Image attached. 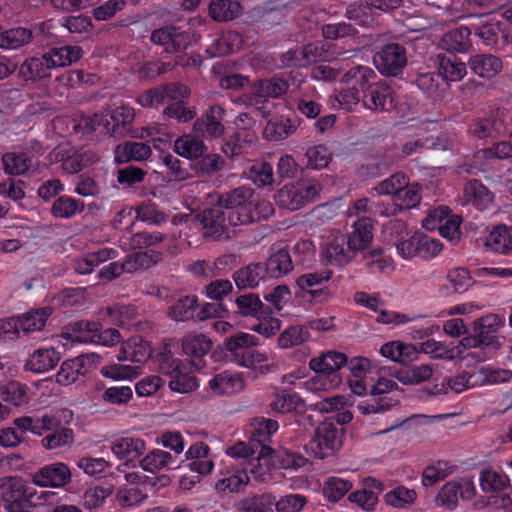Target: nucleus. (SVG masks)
Wrapping results in <instances>:
<instances>
[{"mask_svg":"<svg viewBox=\"0 0 512 512\" xmlns=\"http://www.w3.org/2000/svg\"><path fill=\"white\" fill-rule=\"evenodd\" d=\"M258 343L256 336L239 332L227 338L224 346L227 352L230 353L231 361L239 366L255 369L256 365H261L267 361V356L264 353L253 349Z\"/></svg>","mask_w":512,"mask_h":512,"instance_id":"2","label":"nucleus"},{"mask_svg":"<svg viewBox=\"0 0 512 512\" xmlns=\"http://www.w3.org/2000/svg\"><path fill=\"white\" fill-rule=\"evenodd\" d=\"M470 69L480 77L492 78L501 72L503 65L499 57L492 54H477L470 58Z\"/></svg>","mask_w":512,"mask_h":512,"instance_id":"35","label":"nucleus"},{"mask_svg":"<svg viewBox=\"0 0 512 512\" xmlns=\"http://www.w3.org/2000/svg\"><path fill=\"white\" fill-rule=\"evenodd\" d=\"M332 271L323 269L321 271L309 272L299 276L296 280L297 286L308 293L315 301L323 302L330 296L327 287H321L330 280Z\"/></svg>","mask_w":512,"mask_h":512,"instance_id":"18","label":"nucleus"},{"mask_svg":"<svg viewBox=\"0 0 512 512\" xmlns=\"http://www.w3.org/2000/svg\"><path fill=\"white\" fill-rule=\"evenodd\" d=\"M150 355L151 348L148 342L144 341L141 336H133L122 343L118 360L144 363Z\"/></svg>","mask_w":512,"mask_h":512,"instance_id":"30","label":"nucleus"},{"mask_svg":"<svg viewBox=\"0 0 512 512\" xmlns=\"http://www.w3.org/2000/svg\"><path fill=\"white\" fill-rule=\"evenodd\" d=\"M396 388H398V384L394 380L380 377L377 382L371 386V395L373 398L358 403V411L363 415H368L372 413H384L390 410L397 404V401L382 395Z\"/></svg>","mask_w":512,"mask_h":512,"instance_id":"9","label":"nucleus"},{"mask_svg":"<svg viewBox=\"0 0 512 512\" xmlns=\"http://www.w3.org/2000/svg\"><path fill=\"white\" fill-rule=\"evenodd\" d=\"M118 251L114 248H100L97 251L88 252L73 260V269L77 274L87 275L94 271L103 262L114 259Z\"/></svg>","mask_w":512,"mask_h":512,"instance_id":"24","label":"nucleus"},{"mask_svg":"<svg viewBox=\"0 0 512 512\" xmlns=\"http://www.w3.org/2000/svg\"><path fill=\"white\" fill-rule=\"evenodd\" d=\"M374 237V225L370 218H359L346 236L347 245L354 251H363L369 247Z\"/></svg>","mask_w":512,"mask_h":512,"instance_id":"25","label":"nucleus"},{"mask_svg":"<svg viewBox=\"0 0 512 512\" xmlns=\"http://www.w3.org/2000/svg\"><path fill=\"white\" fill-rule=\"evenodd\" d=\"M51 312L49 308H42L35 311L27 312L20 317V328L23 335L30 332L40 331L44 328Z\"/></svg>","mask_w":512,"mask_h":512,"instance_id":"56","label":"nucleus"},{"mask_svg":"<svg viewBox=\"0 0 512 512\" xmlns=\"http://www.w3.org/2000/svg\"><path fill=\"white\" fill-rule=\"evenodd\" d=\"M83 208L84 203L81 200L63 195L54 201L51 212L57 218H70L81 212Z\"/></svg>","mask_w":512,"mask_h":512,"instance_id":"60","label":"nucleus"},{"mask_svg":"<svg viewBox=\"0 0 512 512\" xmlns=\"http://www.w3.org/2000/svg\"><path fill=\"white\" fill-rule=\"evenodd\" d=\"M32 40V32L23 27L9 29L0 33V48L17 49Z\"/></svg>","mask_w":512,"mask_h":512,"instance_id":"58","label":"nucleus"},{"mask_svg":"<svg viewBox=\"0 0 512 512\" xmlns=\"http://www.w3.org/2000/svg\"><path fill=\"white\" fill-rule=\"evenodd\" d=\"M382 232L385 240H387L388 242L392 243L395 246L397 253L398 245L401 242L406 241L411 235V232L408 230L406 222L400 219H393L387 222L383 226Z\"/></svg>","mask_w":512,"mask_h":512,"instance_id":"61","label":"nucleus"},{"mask_svg":"<svg viewBox=\"0 0 512 512\" xmlns=\"http://www.w3.org/2000/svg\"><path fill=\"white\" fill-rule=\"evenodd\" d=\"M278 429L279 424L276 420L257 416L252 419L247 431L250 443L259 449V458L264 460L266 467L270 466V458L275 453V450L269 444L273 434Z\"/></svg>","mask_w":512,"mask_h":512,"instance_id":"6","label":"nucleus"},{"mask_svg":"<svg viewBox=\"0 0 512 512\" xmlns=\"http://www.w3.org/2000/svg\"><path fill=\"white\" fill-rule=\"evenodd\" d=\"M373 60L377 69L387 76H396L407 64L405 49L398 43L382 47Z\"/></svg>","mask_w":512,"mask_h":512,"instance_id":"12","label":"nucleus"},{"mask_svg":"<svg viewBox=\"0 0 512 512\" xmlns=\"http://www.w3.org/2000/svg\"><path fill=\"white\" fill-rule=\"evenodd\" d=\"M145 254H129L123 262H111L99 270L97 277L100 280L112 281L123 273H133L144 264Z\"/></svg>","mask_w":512,"mask_h":512,"instance_id":"28","label":"nucleus"},{"mask_svg":"<svg viewBox=\"0 0 512 512\" xmlns=\"http://www.w3.org/2000/svg\"><path fill=\"white\" fill-rule=\"evenodd\" d=\"M245 380L242 373L222 371L209 379L208 392L212 396H230L242 391Z\"/></svg>","mask_w":512,"mask_h":512,"instance_id":"17","label":"nucleus"},{"mask_svg":"<svg viewBox=\"0 0 512 512\" xmlns=\"http://www.w3.org/2000/svg\"><path fill=\"white\" fill-rule=\"evenodd\" d=\"M502 128V123L495 117L479 118L469 126L471 136L478 139H485L496 136Z\"/></svg>","mask_w":512,"mask_h":512,"instance_id":"57","label":"nucleus"},{"mask_svg":"<svg viewBox=\"0 0 512 512\" xmlns=\"http://www.w3.org/2000/svg\"><path fill=\"white\" fill-rule=\"evenodd\" d=\"M288 83L280 78L259 80L253 84V91L262 97L264 102L268 98H277L288 90Z\"/></svg>","mask_w":512,"mask_h":512,"instance_id":"52","label":"nucleus"},{"mask_svg":"<svg viewBox=\"0 0 512 512\" xmlns=\"http://www.w3.org/2000/svg\"><path fill=\"white\" fill-rule=\"evenodd\" d=\"M226 454L232 458L249 459L250 462V473L256 480L265 481L269 477V467L265 466L264 460L259 458V449L250 443L239 441L234 445L230 446L226 450Z\"/></svg>","mask_w":512,"mask_h":512,"instance_id":"13","label":"nucleus"},{"mask_svg":"<svg viewBox=\"0 0 512 512\" xmlns=\"http://www.w3.org/2000/svg\"><path fill=\"white\" fill-rule=\"evenodd\" d=\"M355 256L347 245L346 235H340L325 243L321 251L322 260L333 266H345Z\"/></svg>","mask_w":512,"mask_h":512,"instance_id":"20","label":"nucleus"},{"mask_svg":"<svg viewBox=\"0 0 512 512\" xmlns=\"http://www.w3.org/2000/svg\"><path fill=\"white\" fill-rule=\"evenodd\" d=\"M376 78L375 72L365 66H356L348 70L342 81L348 85L350 88H358L359 94H365V91L370 88L374 84V79Z\"/></svg>","mask_w":512,"mask_h":512,"instance_id":"40","label":"nucleus"},{"mask_svg":"<svg viewBox=\"0 0 512 512\" xmlns=\"http://www.w3.org/2000/svg\"><path fill=\"white\" fill-rule=\"evenodd\" d=\"M233 305L236 307L233 313L254 318L259 317L261 314L267 315L268 308H270V306L265 305L259 295L255 293H244L237 296Z\"/></svg>","mask_w":512,"mask_h":512,"instance_id":"32","label":"nucleus"},{"mask_svg":"<svg viewBox=\"0 0 512 512\" xmlns=\"http://www.w3.org/2000/svg\"><path fill=\"white\" fill-rule=\"evenodd\" d=\"M315 375L305 382L307 390L316 393L327 391L339 387L342 383V377L335 376L329 372L312 369Z\"/></svg>","mask_w":512,"mask_h":512,"instance_id":"54","label":"nucleus"},{"mask_svg":"<svg viewBox=\"0 0 512 512\" xmlns=\"http://www.w3.org/2000/svg\"><path fill=\"white\" fill-rule=\"evenodd\" d=\"M4 491L2 501L7 512H32L36 490L27 486L20 477L7 476L1 479Z\"/></svg>","mask_w":512,"mask_h":512,"instance_id":"3","label":"nucleus"},{"mask_svg":"<svg viewBox=\"0 0 512 512\" xmlns=\"http://www.w3.org/2000/svg\"><path fill=\"white\" fill-rule=\"evenodd\" d=\"M169 387L172 391L178 393H188L198 387L197 378L189 371L187 364L177 373L173 374L169 381Z\"/></svg>","mask_w":512,"mask_h":512,"instance_id":"62","label":"nucleus"},{"mask_svg":"<svg viewBox=\"0 0 512 512\" xmlns=\"http://www.w3.org/2000/svg\"><path fill=\"white\" fill-rule=\"evenodd\" d=\"M343 429L332 421L320 423L314 437L305 445V450L315 458L325 459L332 456L342 445Z\"/></svg>","mask_w":512,"mask_h":512,"instance_id":"4","label":"nucleus"},{"mask_svg":"<svg viewBox=\"0 0 512 512\" xmlns=\"http://www.w3.org/2000/svg\"><path fill=\"white\" fill-rule=\"evenodd\" d=\"M241 5L236 0H213L209 5V15L217 22L230 21L241 14Z\"/></svg>","mask_w":512,"mask_h":512,"instance_id":"45","label":"nucleus"},{"mask_svg":"<svg viewBox=\"0 0 512 512\" xmlns=\"http://www.w3.org/2000/svg\"><path fill=\"white\" fill-rule=\"evenodd\" d=\"M204 150L205 146L203 141L189 134L179 137L174 143V151L187 159L202 156Z\"/></svg>","mask_w":512,"mask_h":512,"instance_id":"53","label":"nucleus"},{"mask_svg":"<svg viewBox=\"0 0 512 512\" xmlns=\"http://www.w3.org/2000/svg\"><path fill=\"white\" fill-rule=\"evenodd\" d=\"M198 297L187 295L179 298L168 309V316L174 321H196Z\"/></svg>","mask_w":512,"mask_h":512,"instance_id":"39","label":"nucleus"},{"mask_svg":"<svg viewBox=\"0 0 512 512\" xmlns=\"http://www.w3.org/2000/svg\"><path fill=\"white\" fill-rule=\"evenodd\" d=\"M182 350L185 355L192 359L197 366V361H201L206 356L213 345L212 340L203 333L188 334L182 339Z\"/></svg>","mask_w":512,"mask_h":512,"instance_id":"31","label":"nucleus"},{"mask_svg":"<svg viewBox=\"0 0 512 512\" xmlns=\"http://www.w3.org/2000/svg\"><path fill=\"white\" fill-rule=\"evenodd\" d=\"M71 471L63 462L44 465L32 474V483L39 487H63L71 481Z\"/></svg>","mask_w":512,"mask_h":512,"instance_id":"14","label":"nucleus"},{"mask_svg":"<svg viewBox=\"0 0 512 512\" xmlns=\"http://www.w3.org/2000/svg\"><path fill=\"white\" fill-rule=\"evenodd\" d=\"M51 69L70 66L78 61L82 55V48L75 45H65L51 48L45 53Z\"/></svg>","mask_w":512,"mask_h":512,"instance_id":"34","label":"nucleus"},{"mask_svg":"<svg viewBox=\"0 0 512 512\" xmlns=\"http://www.w3.org/2000/svg\"><path fill=\"white\" fill-rule=\"evenodd\" d=\"M296 125L286 117L271 119L267 122L263 134L266 139L278 141L294 133Z\"/></svg>","mask_w":512,"mask_h":512,"instance_id":"48","label":"nucleus"},{"mask_svg":"<svg viewBox=\"0 0 512 512\" xmlns=\"http://www.w3.org/2000/svg\"><path fill=\"white\" fill-rule=\"evenodd\" d=\"M297 55L300 57V60L298 59L299 67H305L318 61H326L328 59L327 45L322 41L309 43L299 48Z\"/></svg>","mask_w":512,"mask_h":512,"instance_id":"51","label":"nucleus"},{"mask_svg":"<svg viewBox=\"0 0 512 512\" xmlns=\"http://www.w3.org/2000/svg\"><path fill=\"white\" fill-rule=\"evenodd\" d=\"M352 482L337 476L328 477L323 485V494L331 502L339 501L352 488Z\"/></svg>","mask_w":512,"mask_h":512,"instance_id":"63","label":"nucleus"},{"mask_svg":"<svg viewBox=\"0 0 512 512\" xmlns=\"http://www.w3.org/2000/svg\"><path fill=\"white\" fill-rule=\"evenodd\" d=\"M139 464L144 471L157 473L162 469L174 470L181 466V462L176 460L170 452L153 449L149 451L140 461Z\"/></svg>","mask_w":512,"mask_h":512,"instance_id":"29","label":"nucleus"},{"mask_svg":"<svg viewBox=\"0 0 512 512\" xmlns=\"http://www.w3.org/2000/svg\"><path fill=\"white\" fill-rule=\"evenodd\" d=\"M27 386L18 381H9L2 389L1 396L5 402L22 406L29 401Z\"/></svg>","mask_w":512,"mask_h":512,"instance_id":"64","label":"nucleus"},{"mask_svg":"<svg viewBox=\"0 0 512 512\" xmlns=\"http://www.w3.org/2000/svg\"><path fill=\"white\" fill-rule=\"evenodd\" d=\"M270 406L273 411L282 414L303 412L305 410V403L298 394L287 390H282L277 393Z\"/></svg>","mask_w":512,"mask_h":512,"instance_id":"46","label":"nucleus"},{"mask_svg":"<svg viewBox=\"0 0 512 512\" xmlns=\"http://www.w3.org/2000/svg\"><path fill=\"white\" fill-rule=\"evenodd\" d=\"M455 468L456 466L450 464L448 461L438 460L425 467L422 472V484L426 487L432 486L451 475Z\"/></svg>","mask_w":512,"mask_h":512,"instance_id":"50","label":"nucleus"},{"mask_svg":"<svg viewBox=\"0 0 512 512\" xmlns=\"http://www.w3.org/2000/svg\"><path fill=\"white\" fill-rule=\"evenodd\" d=\"M310 336L304 325H292L284 329L278 337V346L283 349L303 344Z\"/></svg>","mask_w":512,"mask_h":512,"instance_id":"55","label":"nucleus"},{"mask_svg":"<svg viewBox=\"0 0 512 512\" xmlns=\"http://www.w3.org/2000/svg\"><path fill=\"white\" fill-rule=\"evenodd\" d=\"M248 482L247 468L222 462L216 474L214 489L221 495L240 493L244 491Z\"/></svg>","mask_w":512,"mask_h":512,"instance_id":"8","label":"nucleus"},{"mask_svg":"<svg viewBox=\"0 0 512 512\" xmlns=\"http://www.w3.org/2000/svg\"><path fill=\"white\" fill-rule=\"evenodd\" d=\"M442 249L443 244L439 239L430 237L424 232L415 231L406 241L398 245V255L409 261L416 258L429 261L435 258Z\"/></svg>","mask_w":512,"mask_h":512,"instance_id":"5","label":"nucleus"},{"mask_svg":"<svg viewBox=\"0 0 512 512\" xmlns=\"http://www.w3.org/2000/svg\"><path fill=\"white\" fill-rule=\"evenodd\" d=\"M479 484L485 493H500L510 485V479L505 473L486 467L480 472Z\"/></svg>","mask_w":512,"mask_h":512,"instance_id":"41","label":"nucleus"},{"mask_svg":"<svg viewBox=\"0 0 512 512\" xmlns=\"http://www.w3.org/2000/svg\"><path fill=\"white\" fill-rule=\"evenodd\" d=\"M263 269L265 275H269L272 278H279L288 274L293 269V263L289 251L282 248L271 254L263 264Z\"/></svg>","mask_w":512,"mask_h":512,"instance_id":"38","label":"nucleus"},{"mask_svg":"<svg viewBox=\"0 0 512 512\" xmlns=\"http://www.w3.org/2000/svg\"><path fill=\"white\" fill-rule=\"evenodd\" d=\"M111 451L119 460L131 463L144 454L146 442L135 437H119L112 441Z\"/></svg>","mask_w":512,"mask_h":512,"instance_id":"26","label":"nucleus"},{"mask_svg":"<svg viewBox=\"0 0 512 512\" xmlns=\"http://www.w3.org/2000/svg\"><path fill=\"white\" fill-rule=\"evenodd\" d=\"M133 119L132 108L117 106L105 113L104 130L113 137H123L129 131Z\"/></svg>","mask_w":512,"mask_h":512,"instance_id":"21","label":"nucleus"},{"mask_svg":"<svg viewBox=\"0 0 512 512\" xmlns=\"http://www.w3.org/2000/svg\"><path fill=\"white\" fill-rule=\"evenodd\" d=\"M417 499V493L414 489H409L405 486L398 485L385 493L384 501L387 505L397 508L406 509Z\"/></svg>","mask_w":512,"mask_h":512,"instance_id":"49","label":"nucleus"},{"mask_svg":"<svg viewBox=\"0 0 512 512\" xmlns=\"http://www.w3.org/2000/svg\"><path fill=\"white\" fill-rule=\"evenodd\" d=\"M476 495L475 483L471 478L446 482L435 497V505L448 511L458 507V500H471Z\"/></svg>","mask_w":512,"mask_h":512,"instance_id":"7","label":"nucleus"},{"mask_svg":"<svg viewBox=\"0 0 512 512\" xmlns=\"http://www.w3.org/2000/svg\"><path fill=\"white\" fill-rule=\"evenodd\" d=\"M345 362H347V356L344 353L327 351L318 357H313L309 362V367L342 377L340 370L344 368Z\"/></svg>","mask_w":512,"mask_h":512,"instance_id":"33","label":"nucleus"},{"mask_svg":"<svg viewBox=\"0 0 512 512\" xmlns=\"http://www.w3.org/2000/svg\"><path fill=\"white\" fill-rule=\"evenodd\" d=\"M67 335L73 342L94 343V340L101 330V323L98 321L78 320L69 324Z\"/></svg>","mask_w":512,"mask_h":512,"instance_id":"37","label":"nucleus"},{"mask_svg":"<svg viewBox=\"0 0 512 512\" xmlns=\"http://www.w3.org/2000/svg\"><path fill=\"white\" fill-rule=\"evenodd\" d=\"M61 360V353L54 347H41L35 350L25 363V370L44 373L52 370Z\"/></svg>","mask_w":512,"mask_h":512,"instance_id":"27","label":"nucleus"},{"mask_svg":"<svg viewBox=\"0 0 512 512\" xmlns=\"http://www.w3.org/2000/svg\"><path fill=\"white\" fill-rule=\"evenodd\" d=\"M416 85L428 96L436 97L440 94V91L445 89L447 84L444 81L442 74L436 72H426L420 73L417 76Z\"/></svg>","mask_w":512,"mask_h":512,"instance_id":"59","label":"nucleus"},{"mask_svg":"<svg viewBox=\"0 0 512 512\" xmlns=\"http://www.w3.org/2000/svg\"><path fill=\"white\" fill-rule=\"evenodd\" d=\"M50 70L51 67L47 57L43 54L42 57H32L25 60L20 66L19 73L25 80H40L50 77Z\"/></svg>","mask_w":512,"mask_h":512,"instance_id":"44","label":"nucleus"},{"mask_svg":"<svg viewBox=\"0 0 512 512\" xmlns=\"http://www.w3.org/2000/svg\"><path fill=\"white\" fill-rule=\"evenodd\" d=\"M226 114L225 109L218 104L211 105L193 125L194 131L205 137L218 138L224 134L222 120Z\"/></svg>","mask_w":512,"mask_h":512,"instance_id":"16","label":"nucleus"},{"mask_svg":"<svg viewBox=\"0 0 512 512\" xmlns=\"http://www.w3.org/2000/svg\"><path fill=\"white\" fill-rule=\"evenodd\" d=\"M500 325V318L495 314H489L477 319L473 323V332L476 334L478 343L482 348L496 350L499 348L497 332Z\"/></svg>","mask_w":512,"mask_h":512,"instance_id":"22","label":"nucleus"},{"mask_svg":"<svg viewBox=\"0 0 512 512\" xmlns=\"http://www.w3.org/2000/svg\"><path fill=\"white\" fill-rule=\"evenodd\" d=\"M481 239L487 252L501 255L512 254V225H494Z\"/></svg>","mask_w":512,"mask_h":512,"instance_id":"19","label":"nucleus"},{"mask_svg":"<svg viewBox=\"0 0 512 512\" xmlns=\"http://www.w3.org/2000/svg\"><path fill=\"white\" fill-rule=\"evenodd\" d=\"M210 206L197 215L204 234L214 240L229 238V227L265 220L274 212L273 204L260 194H206Z\"/></svg>","mask_w":512,"mask_h":512,"instance_id":"1","label":"nucleus"},{"mask_svg":"<svg viewBox=\"0 0 512 512\" xmlns=\"http://www.w3.org/2000/svg\"><path fill=\"white\" fill-rule=\"evenodd\" d=\"M59 415L60 410L50 411L41 416H21L15 418L13 424L22 434L30 432L37 436H44L51 429L58 427Z\"/></svg>","mask_w":512,"mask_h":512,"instance_id":"15","label":"nucleus"},{"mask_svg":"<svg viewBox=\"0 0 512 512\" xmlns=\"http://www.w3.org/2000/svg\"><path fill=\"white\" fill-rule=\"evenodd\" d=\"M470 34V28L457 27L443 35L441 46L450 52H466L471 47Z\"/></svg>","mask_w":512,"mask_h":512,"instance_id":"42","label":"nucleus"},{"mask_svg":"<svg viewBox=\"0 0 512 512\" xmlns=\"http://www.w3.org/2000/svg\"><path fill=\"white\" fill-rule=\"evenodd\" d=\"M115 161L125 163L128 161H142L151 155L149 145L142 142H125L116 146Z\"/></svg>","mask_w":512,"mask_h":512,"instance_id":"36","label":"nucleus"},{"mask_svg":"<svg viewBox=\"0 0 512 512\" xmlns=\"http://www.w3.org/2000/svg\"><path fill=\"white\" fill-rule=\"evenodd\" d=\"M262 263L249 264L233 274V280L239 289L254 288L265 278Z\"/></svg>","mask_w":512,"mask_h":512,"instance_id":"43","label":"nucleus"},{"mask_svg":"<svg viewBox=\"0 0 512 512\" xmlns=\"http://www.w3.org/2000/svg\"><path fill=\"white\" fill-rule=\"evenodd\" d=\"M184 363L181 359L176 358L169 349L168 345H165L155 357V365L158 373L168 376L171 378L173 374L177 373L180 369H183Z\"/></svg>","mask_w":512,"mask_h":512,"instance_id":"47","label":"nucleus"},{"mask_svg":"<svg viewBox=\"0 0 512 512\" xmlns=\"http://www.w3.org/2000/svg\"><path fill=\"white\" fill-rule=\"evenodd\" d=\"M363 105L372 111L389 110L393 107L391 87L384 81H375L362 95Z\"/></svg>","mask_w":512,"mask_h":512,"instance_id":"23","label":"nucleus"},{"mask_svg":"<svg viewBox=\"0 0 512 512\" xmlns=\"http://www.w3.org/2000/svg\"><path fill=\"white\" fill-rule=\"evenodd\" d=\"M100 356L96 353L81 354L73 359L62 362L60 370L56 374V381L66 386L76 382L80 376H84L96 368Z\"/></svg>","mask_w":512,"mask_h":512,"instance_id":"10","label":"nucleus"},{"mask_svg":"<svg viewBox=\"0 0 512 512\" xmlns=\"http://www.w3.org/2000/svg\"><path fill=\"white\" fill-rule=\"evenodd\" d=\"M73 411L70 409L60 410L58 417V427L51 429L41 440V445L46 450H57L70 448L75 442L74 430L63 423L68 424L73 419Z\"/></svg>","mask_w":512,"mask_h":512,"instance_id":"11","label":"nucleus"}]
</instances>
